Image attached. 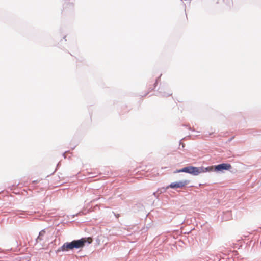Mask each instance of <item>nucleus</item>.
<instances>
[{
	"label": "nucleus",
	"instance_id": "obj_1",
	"mask_svg": "<svg viewBox=\"0 0 261 261\" xmlns=\"http://www.w3.org/2000/svg\"><path fill=\"white\" fill-rule=\"evenodd\" d=\"M207 171V168H204L202 167H196L193 166H188L184 167L181 169L177 170L176 171H174V173L186 172L194 175H197L199 173H203Z\"/></svg>",
	"mask_w": 261,
	"mask_h": 261
},
{
	"label": "nucleus",
	"instance_id": "obj_2",
	"mask_svg": "<svg viewBox=\"0 0 261 261\" xmlns=\"http://www.w3.org/2000/svg\"><path fill=\"white\" fill-rule=\"evenodd\" d=\"M92 242V239L91 238H82L80 240H74L72 241V247L74 248H80L83 247L85 244L86 242H88L89 244L91 243Z\"/></svg>",
	"mask_w": 261,
	"mask_h": 261
},
{
	"label": "nucleus",
	"instance_id": "obj_3",
	"mask_svg": "<svg viewBox=\"0 0 261 261\" xmlns=\"http://www.w3.org/2000/svg\"><path fill=\"white\" fill-rule=\"evenodd\" d=\"M189 183L188 180L180 181L171 183L167 188H171L172 189L181 188L186 186Z\"/></svg>",
	"mask_w": 261,
	"mask_h": 261
},
{
	"label": "nucleus",
	"instance_id": "obj_4",
	"mask_svg": "<svg viewBox=\"0 0 261 261\" xmlns=\"http://www.w3.org/2000/svg\"><path fill=\"white\" fill-rule=\"evenodd\" d=\"M73 249L72 242L65 243L58 249V251H67Z\"/></svg>",
	"mask_w": 261,
	"mask_h": 261
},
{
	"label": "nucleus",
	"instance_id": "obj_5",
	"mask_svg": "<svg viewBox=\"0 0 261 261\" xmlns=\"http://www.w3.org/2000/svg\"><path fill=\"white\" fill-rule=\"evenodd\" d=\"M231 168V166L229 164H221L215 167V170L217 171H221L223 170H229Z\"/></svg>",
	"mask_w": 261,
	"mask_h": 261
},
{
	"label": "nucleus",
	"instance_id": "obj_6",
	"mask_svg": "<svg viewBox=\"0 0 261 261\" xmlns=\"http://www.w3.org/2000/svg\"><path fill=\"white\" fill-rule=\"evenodd\" d=\"M45 234V231L44 230H41L37 238V241L38 242L39 241L42 240L43 239V237Z\"/></svg>",
	"mask_w": 261,
	"mask_h": 261
}]
</instances>
